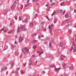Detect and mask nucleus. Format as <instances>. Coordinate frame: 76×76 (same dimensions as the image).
<instances>
[{
    "label": "nucleus",
    "mask_w": 76,
    "mask_h": 76,
    "mask_svg": "<svg viewBox=\"0 0 76 76\" xmlns=\"http://www.w3.org/2000/svg\"><path fill=\"white\" fill-rule=\"evenodd\" d=\"M23 53L24 54H25V51H26V53H28L29 52V49H27L26 48H24V49H23L22 50Z\"/></svg>",
    "instance_id": "obj_1"
},
{
    "label": "nucleus",
    "mask_w": 76,
    "mask_h": 76,
    "mask_svg": "<svg viewBox=\"0 0 76 76\" xmlns=\"http://www.w3.org/2000/svg\"><path fill=\"white\" fill-rule=\"evenodd\" d=\"M37 53H39V56H40L41 54H43V51L42 50H39V51H37Z\"/></svg>",
    "instance_id": "obj_2"
},
{
    "label": "nucleus",
    "mask_w": 76,
    "mask_h": 76,
    "mask_svg": "<svg viewBox=\"0 0 76 76\" xmlns=\"http://www.w3.org/2000/svg\"><path fill=\"white\" fill-rule=\"evenodd\" d=\"M64 44V43L63 42H61L58 45L59 47H63V45Z\"/></svg>",
    "instance_id": "obj_3"
},
{
    "label": "nucleus",
    "mask_w": 76,
    "mask_h": 76,
    "mask_svg": "<svg viewBox=\"0 0 76 76\" xmlns=\"http://www.w3.org/2000/svg\"><path fill=\"white\" fill-rule=\"evenodd\" d=\"M19 42H22L23 40V38L22 37H20L19 38Z\"/></svg>",
    "instance_id": "obj_4"
},
{
    "label": "nucleus",
    "mask_w": 76,
    "mask_h": 76,
    "mask_svg": "<svg viewBox=\"0 0 76 76\" xmlns=\"http://www.w3.org/2000/svg\"><path fill=\"white\" fill-rule=\"evenodd\" d=\"M16 7V5L15 4H13L11 7V9H15Z\"/></svg>",
    "instance_id": "obj_5"
},
{
    "label": "nucleus",
    "mask_w": 76,
    "mask_h": 76,
    "mask_svg": "<svg viewBox=\"0 0 76 76\" xmlns=\"http://www.w3.org/2000/svg\"><path fill=\"white\" fill-rule=\"evenodd\" d=\"M15 31V30H13L11 31H9L8 32L9 34H12V33H14Z\"/></svg>",
    "instance_id": "obj_6"
},
{
    "label": "nucleus",
    "mask_w": 76,
    "mask_h": 76,
    "mask_svg": "<svg viewBox=\"0 0 76 76\" xmlns=\"http://www.w3.org/2000/svg\"><path fill=\"white\" fill-rule=\"evenodd\" d=\"M29 1L30 0H28V1L27 2V3L28 4L25 5V7H28V6H29V5H30V3H29Z\"/></svg>",
    "instance_id": "obj_7"
},
{
    "label": "nucleus",
    "mask_w": 76,
    "mask_h": 76,
    "mask_svg": "<svg viewBox=\"0 0 76 76\" xmlns=\"http://www.w3.org/2000/svg\"><path fill=\"white\" fill-rule=\"evenodd\" d=\"M6 69H7V67L6 66H4L3 68V71H5V70H6Z\"/></svg>",
    "instance_id": "obj_8"
},
{
    "label": "nucleus",
    "mask_w": 76,
    "mask_h": 76,
    "mask_svg": "<svg viewBox=\"0 0 76 76\" xmlns=\"http://www.w3.org/2000/svg\"><path fill=\"white\" fill-rule=\"evenodd\" d=\"M56 20H57H57H58V19H57V18H55L54 19V23H56Z\"/></svg>",
    "instance_id": "obj_9"
},
{
    "label": "nucleus",
    "mask_w": 76,
    "mask_h": 76,
    "mask_svg": "<svg viewBox=\"0 0 76 76\" xmlns=\"http://www.w3.org/2000/svg\"><path fill=\"white\" fill-rule=\"evenodd\" d=\"M8 48V46H5L4 47V50L3 51H5V50H6V49H7Z\"/></svg>",
    "instance_id": "obj_10"
},
{
    "label": "nucleus",
    "mask_w": 76,
    "mask_h": 76,
    "mask_svg": "<svg viewBox=\"0 0 76 76\" xmlns=\"http://www.w3.org/2000/svg\"><path fill=\"white\" fill-rule=\"evenodd\" d=\"M69 22V19H67V20H66V21H64L63 22V23H64V22H66V23H68Z\"/></svg>",
    "instance_id": "obj_11"
},
{
    "label": "nucleus",
    "mask_w": 76,
    "mask_h": 76,
    "mask_svg": "<svg viewBox=\"0 0 76 76\" xmlns=\"http://www.w3.org/2000/svg\"><path fill=\"white\" fill-rule=\"evenodd\" d=\"M37 40H34L33 41V42H32V43L33 44H34V43H35V42H37Z\"/></svg>",
    "instance_id": "obj_12"
},
{
    "label": "nucleus",
    "mask_w": 76,
    "mask_h": 76,
    "mask_svg": "<svg viewBox=\"0 0 76 76\" xmlns=\"http://www.w3.org/2000/svg\"><path fill=\"white\" fill-rule=\"evenodd\" d=\"M65 18H69V15L67 14H66L65 15Z\"/></svg>",
    "instance_id": "obj_13"
},
{
    "label": "nucleus",
    "mask_w": 76,
    "mask_h": 76,
    "mask_svg": "<svg viewBox=\"0 0 76 76\" xmlns=\"http://www.w3.org/2000/svg\"><path fill=\"white\" fill-rule=\"evenodd\" d=\"M8 12V11L7 10H5L4 13V15H7V12Z\"/></svg>",
    "instance_id": "obj_14"
},
{
    "label": "nucleus",
    "mask_w": 76,
    "mask_h": 76,
    "mask_svg": "<svg viewBox=\"0 0 76 76\" xmlns=\"http://www.w3.org/2000/svg\"><path fill=\"white\" fill-rule=\"evenodd\" d=\"M56 14V11H54L53 14H52L51 16H53V15H55Z\"/></svg>",
    "instance_id": "obj_15"
},
{
    "label": "nucleus",
    "mask_w": 76,
    "mask_h": 76,
    "mask_svg": "<svg viewBox=\"0 0 76 76\" xmlns=\"http://www.w3.org/2000/svg\"><path fill=\"white\" fill-rule=\"evenodd\" d=\"M51 67L53 68V67H55V65L54 64H53L51 65L50 66Z\"/></svg>",
    "instance_id": "obj_16"
},
{
    "label": "nucleus",
    "mask_w": 76,
    "mask_h": 76,
    "mask_svg": "<svg viewBox=\"0 0 76 76\" xmlns=\"http://www.w3.org/2000/svg\"><path fill=\"white\" fill-rule=\"evenodd\" d=\"M73 66H71V67L70 68V70H73Z\"/></svg>",
    "instance_id": "obj_17"
},
{
    "label": "nucleus",
    "mask_w": 76,
    "mask_h": 76,
    "mask_svg": "<svg viewBox=\"0 0 76 76\" xmlns=\"http://www.w3.org/2000/svg\"><path fill=\"white\" fill-rule=\"evenodd\" d=\"M73 46L75 47V45H76V44H75V42H73Z\"/></svg>",
    "instance_id": "obj_18"
},
{
    "label": "nucleus",
    "mask_w": 76,
    "mask_h": 76,
    "mask_svg": "<svg viewBox=\"0 0 76 76\" xmlns=\"http://www.w3.org/2000/svg\"><path fill=\"white\" fill-rule=\"evenodd\" d=\"M74 49V48H73V47H71V48L70 49V51H71L72 50H73Z\"/></svg>",
    "instance_id": "obj_19"
},
{
    "label": "nucleus",
    "mask_w": 76,
    "mask_h": 76,
    "mask_svg": "<svg viewBox=\"0 0 76 76\" xmlns=\"http://www.w3.org/2000/svg\"><path fill=\"white\" fill-rule=\"evenodd\" d=\"M72 29H70L69 30V33H70V34H72Z\"/></svg>",
    "instance_id": "obj_20"
},
{
    "label": "nucleus",
    "mask_w": 76,
    "mask_h": 76,
    "mask_svg": "<svg viewBox=\"0 0 76 76\" xmlns=\"http://www.w3.org/2000/svg\"><path fill=\"white\" fill-rule=\"evenodd\" d=\"M37 35V33H35L34 34H32L31 35V36H32V37H34V35Z\"/></svg>",
    "instance_id": "obj_21"
},
{
    "label": "nucleus",
    "mask_w": 76,
    "mask_h": 76,
    "mask_svg": "<svg viewBox=\"0 0 76 76\" xmlns=\"http://www.w3.org/2000/svg\"><path fill=\"white\" fill-rule=\"evenodd\" d=\"M15 73H16V76H18V75H19V74L18 73V72H15Z\"/></svg>",
    "instance_id": "obj_22"
},
{
    "label": "nucleus",
    "mask_w": 76,
    "mask_h": 76,
    "mask_svg": "<svg viewBox=\"0 0 76 76\" xmlns=\"http://www.w3.org/2000/svg\"><path fill=\"white\" fill-rule=\"evenodd\" d=\"M38 16V14H37L36 16H35L34 17V19H35V18H36V17H37V16Z\"/></svg>",
    "instance_id": "obj_23"
},
{
    "label": "nucleus",
    "mask_w": 76,
    "mask_h": 76,
    "mask_svg": "<svg viewBox=\"0 0 76 76\" xmlns=\"http://www.w3.org/2000/svg\"><path fill=\"white\" fill-rule=\"evenodd\" d=\"M23 27H24V26H23V25H22L21 26V27L20 28L21 29H23Z\"/></svg>",
    "instance_id": "obj_24"
},
{
    "label": "nucleus",
    "mask_w": 76,
    "mask_h": 76,
    "mask_svg": "<svg viewBox=\"0 0 76 76\" xmlns=\"http://www.w3.org/2000/svg\"><path fill=\"white\" fill-rule=\"evenodd\" d=\"M23 19L25 20V19H26V16H24L23 17Z\"/></svg>",
    "instance_id": "obj_25"
},
{
    "label": "nucleus",
    "mask_w": 76,
    "mask_h": 76,
    "mask_svg": "<svg viewBox=\"0 0 76 76\" xmlns=\"http://www.w3.org/2000/svg\"><path fill=\"white\" fill-rule=\"evenodd\" d=\"M33 48L34 49H35L36 48H37V45H35L34 47Z\"/></svg>",
    "instance_id": "obj_26"
},
{
    "label": "nucleus",
    "mask_w": 76,
    "mask_h": 76,
    "mask_svg": "<svg viewBox=\"0 0 76 76\" xmlns=\"http://www.w3.org/2000/svg\"><path fill=\"white\" fill-rule=\"evenodd\" d=\"M60 69L59 68H56V70H57V71H58V70H59Z\"/></svg>",
    "instance_id": "obj_27"
},
{
    "label": "nucleus",
    "mask_w": 76,
    "mask_h": 76,
    "mask_svg": "<svg viewBox=\"0 0 76 76\" xmlns=\"http://www.w3.org/2000/svg\"><path fill=\"white\" fill-rule=\"evenodd\" d=\"M4 31V28H2V29H1L0 30V31H1H1Z\"/></svg>",
    "instance_id": "obj_28"
},
{
    "label": "nucleus",
    "mask_w": 76,
    "mask_h": 76,
    "mask_svg": "<svg viewBox=\"0 0 76 76\" xmlns=\"http://www.w3.org/2000/svg\"><path fill=\"white\" fill-rule=\"evenodd\" d=\"M45 22H44L42 23H41V25H44V24H45Z\"/></svg>",
    "instance_id": "obj_29"
},
{
    "label": "nucleus",
    "mask_w": 76,
    "mask_h": 76,
    "mask_svg": "<svg viewBox=\"0 0 76 76\" xmlns=\"http://www.w3.org/2000/svg\"><path fill=\"white\" fill-rule=\"evenodd\" d=\"M52 29H53V28H50L49 30V31H50V32H52Z\"/></svg>",
    "instance_id": "obj_30"
},
{
    "label": "nucleus",
    "mask_w": 76,
    "mask_h": 76,
    "mask_svg": "<svg viewBox=\"0 0 76 76\" xmlns=\"http://www.w3.org/2000/svg\"><path fill=\"white\" fill-rule=\"evenodd\" d=\"M49 58H50V59H52V58H53V56H49Z\"/></svg>",
    "instance_id": "obj_31"
},
{
    "label": "nucleus",
    "mask_w": 76,
    "mask_h": 76,
    "mask_svg": "<svg viewBox=\"0 0 76 76\" xmlns=\"http://www.w3.org/2000/svg\"><path fill=\"white\" fill-rule=\"evenodd\" d=\"M51 47H52V45H51V43H50V48H51Z\"/></svg>",
    "instance_id": "obj_32"
},
{
    "label": "nucleus",
    "mask_w": 76,
    "mask_h": 76,
    "mask_svg": "<svg viewBox=\"0 0 76 76\" xmlns=\"http://www.w3.org/2000/svg\"><path fill=\"white\" fill-rule=\"evenodd\" d=\"M51 27L50 25H49L48 26V29H50V28H51Z\"/></svg>",
    "instance_id": "obj_33"
},
{
    "label": "nucleus",
    "mask_w": 76,
    "mask_h": 76,
    "mask_svg": "<svg viewBox=\"0 0 76 76\" xmlns=\"http://www.w3.org/2000/svg\"><path fill=\"white\" fill-rule=\"evenodd\" d=\"M31 26H34V24H33V23H31Z\"/></svg>",
    "instance_id": "obj_34"
},
{
    "label": "nucleus",
    "mask_w": 76,
    "mask_h": 76,
    "mask_svg": "<svg viewBox=\"0 0 76 76\" xmlns=\"http://www.w3.org/2000/svg\"><path fill=\"white\" fill-rule=\"evenodd\" d=\"M13 64H14V62H12L11 64V66H13Z\"/></svg>",
    "instance_id": "obj_35"
},
{
    "label": "nucleus",
    "mask_w": 76,
    "mask_h": 76,
    "mask_svg": "<svg viewBox=\"0 0 76 76\" xmlns=\"http://www.w3.org/2000/svg\"><path fill=\"white\" fill-rule=\"evenodd\" d=\"M15 20H17V19H18V17H17L16 16H15Z\"/></svg>",
    "instance_id": "obj_36"
},
{
    "label": "nucleus",
    "mask_w": 76,
    "mask_h": 76,
    "mask_svg": "<svg viewBox=\"0 0 76 76\" xmlns=\"http://www.w3.org/2000/svg\"><path fill=\"white\" fill-rule=\"evenodd\" d=\"M38 0H33V1H35V2H37L38 1Z\"/></svg>",
    "instance_id": "obj_37"
},
{
    "label": "nucleus",
    "mask_w": 76,
    "mask_h": 76,
    "mask_svg": "<svg viewBox=\"0 0 76 76\" xmlns=\"http://www.w3.org/2000/svg\"><path fill=\"white\" fill-rule=\"evenodd\" d=\"M20 28H18V30L17 31V32H19V31H20Z\"/></svg>",
    "instance_id": "obj_38"
},
{
    "label": "nucleus",
    "mask_w": 76,
    "mask_h": 76,
    "mask_svg": "<svg viewBox=\"0 0 76 76\" xmlns=\"http://www.w3.org/2000/svg\"><path fill=\"white\" fill-rule=\"evenodd\" d=\"M18 1L17 0L15 1V3H18Z\"/></svg>",
    "instance_id": "obj_39"
},
{
    "label": "nucleus",
    "mask_w": 76,
    "mask_h": 76,
    "mask_svg": "<svg viewBox=\"0 0 76 76\" xmlns=\"http://www.w3.org/2000/svg\"><path fill=\"white\" fill-rule=\"evenodd\" d=\"M76 48L75 47L74 49V52H75V51H76Z\"/></svg>",
    "instance_id": "obj_40"
},
{
    "label": "nucleus",
    "mask_w": 76,
    "mask_h": 76,
    "mask_svg": "<svg viewBox=\"0 0 76 76\" xmlns=\"http://www.w3.org/2000/svg\"><path fill=\"white\" fill-rule=\"evenodd\" d=\"M69 26V24H68L67 25H66V28H67Z\"/></svg>",
    "instance_id": "obj_41"
},
{
    "label": "nucleus",
    "mask_w": 76,
    "mask_h": 76,
    "mask_svg": "<svg viewBox=\"0 0 76 76\" xmlns=\"http://www.w3.org/2000/svg\"><path fill=\"white\" fill-rule=\"evenodd\" d=\"M64 4V3L63 2H62L60 4L61 6H63V4Z\"/></svg>",
    "instance_id": "obj_42"
},
{
    "label": "nucleus",
    "mask_w": 76,
    "mask_h": 76,
    "mask_svg": "<svg viewBox=\"0 0 76 76\" xmlns=\"http://www.w3.org/2000/svg\"><path fill=\"white\" fill-rule=\"evenodd\" d=\"M54 4H55V3H53L52 4H51V6H53V5H54Z\"/></svg>",
    "instance_id": "obj_43"
},
{
    "label": "nucleus",
    "mask_w": 76,
    "mask_h": 76,
    "mask_svg": "<svg viewBox=\"0 0 76 76\" xmlns=\"http://www.w3.org/2000/svg\"><path fill=\"white\" fill-rule=\"evenodd\" d=\"M66 12V11L65 10H64V12H63L62 13V15H64V13H65Z\"/></svg>",
    "instance_id": "obj_44"
},
{
    "label": "nucleus",
    "mask_w": 76,
    "mask_h": 76,
    "mask_svg": "<svg viewBox=\"0 0 76 76\" xmlns=\"http://www.w3.org/2000/svg\"><path fill=\"white\" fill-rule=\"evenodd\" d=\"M46 18L47 19H48L49 20H50V19H49V18H48V16H46Z\"/></svg>",
    "instance_id": "obj_45"
},
{
    "label": "nucleus",
    "mask_w": 76,
    "mask_h": 76,
    "mask_svg": "<svg viewBox=\"0 0 76 76\" xmlns=\"http://www.w3.org/2000/svg\"><path fill=\"white\" fill-rule=\"evenodd\" d=\"M46 39H48L49 38H48V37H46Z\"/></svg>",
    "instance_id": "obj_46"
},
{
    "label": "nucleus",
    "mask_w": 76,
    "mask_h": 76,
    "mask_svg": "<svg viewBox=\"0 0 76 76\" xmlns=\"http://www.w3.org/2000/svg\"><path fill=\"white\" fill-rule=\"evenodd\" d=\"M33 23H34V24H36V21H34L33 22Z\"/></svg>",
    "instance_id": "obj_47"
},
{
    "label": "nucleus",
    "mask_w": 76,
    "mask_h": 76,
    "mask_svg": "<svg viewBox=\"0 0 76 76\" xmlns=\"http://www.w3.org/2000/svg\"><path fill=\"white\" fill-rule=\"evenodd\" d=\"M53 26H54V25H53V24H52L51 26H51V28H52Z\"/></svg>",
    "instance_id": "obj_48"
},
{
    "label": "nucleus",
    "mask_w": 76,
    "mask_h": 76,
    "mask_svg": "<svg viewBox=\"0 0 76 76\" xmlns=\"http://www.w3.org/2000/svg\"><path fill=\"white\" fill-rule=\"evenodd\" d=\"M61 56L62 57H66V56H64V55H61Z\"/></svg>",
    "instance_id": "obj_49"
},
{
    "label": "nucleus",
    "mask_w": 76,
    "mask_h": 76,
    "mask_svg": "<svg viewBox=\"0 0 76 76\" xmlns=\"http://www.w3.org/2000/svg\"><path fill=\"white\" fill-rule=\"evenodd\" d=\"M48 4H47L46 5H45V6H46L47 7H48Z\"/></svg>",
    "instance_id": "obj_50"
},
{
    "label": "nucleus",
    "mask_w": 76,
    "mask_h": 76,
    "mask_svg": "<svg viewBox=\"0 0 76 76\" xmlns=\"http://www.w3.org/2000/svg\"><path fill=\"white\" fill-rule=\"evenodd\" d=\"M66 65H67V64H64V67L65 66H66Z\"/></svg>",
    "instance_id": "obj_51"
},
{
    "label": "nucleus",
    "mask_w": 76,
    "mask_h": 76,
    "mask_svg": "<svg viewBox=\"0 0 76 76\" xmlns=\"http://www.w3.org/2000/svg\"><path fill=\"white\" fill-rule=\"evenodd\" d=\"M20 72L22 74V73H25L24 72H22V71H21Z\"/></svg>",
    "instance_id": "obj_52"
},
{
    "label": "nucleus",
    "mask_w": 76,
    "mask_h": 76,
    "mask_svg": "<svg viewBox=\"0 0 76 76\" xmlns=\"http://www.w3.org/2000/svg\"><path fill=\"white\" fill-rule=\"evenodd\" d=\"M19 20H22V18H19Z\"/></svg>",
    "instance_id": "obj_53"
},
{
    "label": "nucleus",
    "mask_w": 76,
    "mask_h": 76,
    "mask_svg": "<svg viewBox=\"0 0 76 76\" xmlns=\"http://www.w3.org/2000/svg\"><path fill=\"white\" fill-rule=\"evenodd\" d=\"M12 23H11L10 24V26H12Z\"/></svg>",
    "instance_id": "obj_54"
},
{
    "label": "nucleus",
    "mask_w": 76,
    "mask_h": 76,
    "mask_svg": "<svg viewBox=\"0 0 76 76\" xmlns=\"http://www.w3.org/2000/svg\"><path fill=\"white\" fill-rule=\"evenodd\" d=\"M26 63L25 64H24V66H26Z\"/></svg>",
    "instance_id": "obj_55"
},
{
    "label": "nucleus",
    "mask_w": 76,
    "mask_h": 76,
    "mask_svg": "<svg viewBox=\"0 0 76 76\" xmlns=\"http://www.w3.org/2000/svg\"><path fill=\"white\" fill-rule=\"evenodd\" d=\"M28 21V19H26L25 20V22H27V21Z\"/></svg>",
    "instance_id": "obj_56"
},
{
    "label": "nucleus",
    "mask_w": 76,
    "mask_h": 76,
    "mask_svg": "<svg viewBox=\"0 0 76 76\" xmlns=\"http://www.w3.org/2000/svg\"><path fill=\"white\" fill-rule=\"evenodd\" d=\"M23 30L24 31H26V28H24L23 29Z\"/></svg>",
    "instance_id": "obj_57"
},
{
    "label": "nucleus",
    "mask_w": 76,
    "mask_h": 76,
    "mask_svg": "<svg viewBox=\"0 0 76 76\" xmlns=\"http://www.w3.org/2000/svg\"><path fill=\"white\" fill-rule=\"evenodd\" d=\"M34 76H39V75H34Z\"/></svg>",
    "instance_id": "obj_58"
},
{
    "label": "nucleus",
    "mask_w": 76,
    "mask_h": 76,
    "mask_svg": "<svg viewBox=\"0 0 76 76\" xmlns=\"http://www.w3.org/2000/svg\"><path fill=\"white\" fill-rule=\"evenodd\" d=\"M15 46H12L13 48H15Z\"/></svg>",
    "instance_id": "obj_59"
},
{
    "label": "nucleus",
    "mask_w": 76,
    "mask_h": 76,
    "mask_svg": "<svg viewBox=\"0 0 76 76\" xmlns=\"http://www.w3.org/2000/svg\"><path fill=\"white\" fill-rule=\"evenodd\" d=\"M15 44H17V42H16V41L15 42Z\"/></svg>",
    "instance_id": "obj_60"
},
{
    "label": "nucleus",
    "mask_w": 76,
    "mask_h": 76,
    "mask_svg": "<svg viewBox=\"0 0 76 76\" xmlns=\"http://www.w3.org/2000/svg\"><path fill=\"white\" fill-rule=\"evenodd\" d=\"M23 9V5H21V9Z\"/></svg>",
    "instance_id": "obj_61"
},
{
    "label": "nucleus",
    "mask_w": 76,
    "mask_h": 76,
    "mask_svg": "<svg viewBox=\"0 0 76 76\" xmlns=\"http://www.w3.org/2000/svg\"><path fill=\"white\" fill-rule=\"evenodd\" d=\"M37 12H38V13H39V10H37Z\"/></svg>",
    "instance_id": "obj_62"
},
{
    "label": "nucleus",
    "mask_w": 76,
    "mask_h": 76,
    "mask_svg": "<svg viewBox=\"0 0 76 76\" xmlns=\"http://www.w3.org/2000/svg\"><path fill=\"white\" fill-rule=\"evenodd\" d=\"M43 31H46V29H44Z\"/></svg>",
    "instance_id": "obj_63"
},
{
    "label": "nucleus",
    "mask_w": 76,
    "mask_h": 76,
    "mask_svg": "<svg viewBox=\"0 0 76 76\" xmlns=\"http://www.w3.org/2000/svg\"><path fill=\"white\" fill-rule=\"evenodd\" d=\"M64 60V58H62L61 59V60Z\"/></svg>",
    "instance_id": "obj_64"
}]
</instances>
